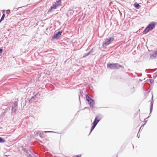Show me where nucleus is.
I'll return each mask as SVG.
<instances>
[{"label":"nucleus","mask_w":157,"mask_h":157,"mask_svg":"<svg viewBox=\"0 0 157 157\" xmlns=\"http://www.w3.org/2000/svg\"><path fill=\"white\" fill-rule=\"evenodd\" d=\"M155 23L154 22L150 23L145 28L143 32V34H146L149 31L152 30L155 27Z\"/></svg>","instance_id":"obj_1"},{"label":"nucleus","mask_w":157,"mask_h":157,"mask_svg":"<svg viewBox=\"0 0 157 157\" xmlns=\"http://www.w3.org/2000/svg\"><path fill=\"white\" fill-rule=\"evenodd\" d=\"M107 67L111 69H119L120 68H123L124 67L118 63H108Z\"/></svg>","instance_id":"obj_2"},{"label":"nucleus","mask_w":157,"mask_h":157,"mask_svg":"<svg viewBox=\"0 0 157 157\" xmlns=\"http://www.w3.org/2000/svg\"><path fill=\"white\" fill-rule=\"evenodd\" d=\"M114 38L113 37H109L106 39L103 43V46H107L113 41Z\"/></svg>","instance_id":"obj_3"},{"label":"nucleus","mask_w":157,"mask_h":157,"mask_svg":"<svg viewBox=\"0 0 157 157\" xmlns=\"http://www.w3.org/2000/svg\"><path fill=\"white\" fill-rule=\"evenodd\" d=\"M18 106V102L17 101H15L13 103V105L12 106L11 111L12 112L15 113L17 110Z\"/></svg>","instance_id":"obj_4"},{"label":"nucleus","mask_w":157,"mask_h":157,"mask_svg":"<svg viewBox=\"0 0 157 157\" xmlns=\"http://www.w3.org/2000/svg\"><path fill=\"white\" fill-rule=\"evenodd\" d=\"M62 31H58L56 33H54L53 36L52 37L53 39H58L61 36Z\"/></svg>","instance_id":"obj_5"},{"label":"nucleus","mask_w":157,"mask_h":157,"mask_svg":"<svg viewBox=\"0 0 157 157\" xmlns=\"http://www.w3.org/2000/svg\"><path fill=\"white\" fill-rule=\"evenodd\" d=\"M62 0H59L57 1L55 4H53L51 6L53 9H56L57 8L58 6L61 5Z\"/></svg>","instance_id":"obj_6"},{"label":"nucleus","mask_w":157,"mask_h":157,"mask_svg":"<svg viewBox=\"0 0 157 157\" xmlns=\"http://www.w3.org/2000/svg\"><path fill=\"white\" fill-rule=\"evenodd\" d=\"M102 118V115L100 114H98L96 116L94 121H95V122L98 124Z\"/></svg>","instance_id":"obj_7"},{"label":"nucleus","mask_w":157,"mask_h":157,"mask_svg":"<svg viewBox=\"0 0 157 157\" xmlns=\"http://www.w3.org/2000/svg\"><path fill=\"white\" fill-rule=\"evenodd\" d=\"M88 102L91 108H93L94 107V101L93 99L91 98V99H90L89 101H88Z\"/></svg>","instance_id":"obj_8"},{"label":"nucleus","mask_w":157,"mask_h":157,"mask_svg":"<svg viewBox=\"0 0 157 157\" xmlns=\"http://www.w3.org/2000/svg\"><path fill=\"white\" fill-rule=\"evenodd\" d=\"M153 96L152 93V98H151V106H150V112L149 114L151 113L152 109H153V102L154 101H153Z\"/></svg>","instance_id":"obj_9"},{"label":"nucleus","mask_w":157,"mask_h":157,"mask_svg":"<svg viewBox=\"0 0 157 157\" xmlns=\"http://www.w3.org/2000/svg\"><path fill=\"white\" fill-rule=\"evenodd\" d=\"M92 127L91 128L90 131V133L89 134V135L92 132V131L94 129V128L96 126L97 124L98 123L95 122V121H93V122L92 123Z\"/></svg>","instance_id":"obj_10"},{"label":"nucleus","mask_w":157,"mask_h":157,"mask_svg":"<svg viewBox=\"0 0 157 157\" xmlns=\"http://www.w3.org/2000/svg\"><path fill=\"white\" fill-rule=\"evenodd\" d=\"M157 56V51H155V52L150 56V58L151 59H155Z\"/></svg>","instance_id":"obj_11"},{"label":"nucleus","mask_w":157,"mask_h":157,"mask_svg":"<svg viewBox=\"0 0 157 157\" xmlns=\"http://www.w3.org/2000/svg\"><path fill=\"white\" fill-rule=\"evenodd\" d=\"M134 6L137 9H139L141 7V6L137 2H136L134 4Z\"/></svg>","instance_id":"obj_12"},{"label":"nucleus","mask_w":157,"mask_h":157,"mask_svg":"<svg viewBox=\"0 0 157 157\" xmlns=\"http://www.w3.org/2000/svg\"><path fill=\"white\" fill-rule=\"evenodd\" d=\"M34 97H32V98L29 100V104H30L33 101H34Z\"/></svg>","instance_id":"obj_13"},{"label":"nucleus","mask_w":157,"mask_h":157,"mask_svg":"<svg viewBox=\"0 0 157 157\" xmlns=\"http://www.w3.org/2000/svg\"><path fill=\"white\" fill-rule=\"evenodd\" d=\"M5 140L3 139L2 138L0 137V143H2L5 142Z\"/></svg>","instance_id":"obj_14"},{"label":"nucleus","mask_w":157,"mask_h":157,"mask_svg":"<svg viewBox=\"0 0 157 157\" xmlns=\"http://www.w3.org/2000/svg\"><path fill=\"white\" fill-rule=\"evenodd\" d=\"M91 98H90L88 95V94H86V100L87 101H89V100L90 99H91Z\"/></svg>","instance_id":"obj_15"},{"label":"nucleus","mask_w":157,"mask_h":157,"mask_svg":"<svg viewBox=\"0 0 157 157\" xmlns=\"http://www.w3.org/2000/svg\"><path fill=\"white\" fill-rule=\"evenodd\" d=\"M22 150L24 152L26 153V154H28V151L26 148H23Z\"/></svg>","instance_id":"obj_16"},{"label":"nucleus","mask_w":157,"mask_h":157,"mask_svg":"<svg viewBox=\"0 0 157 157\" xmlns=\"http://www.w3.org/2000/svg\"><path fill=\"white\" fill-rule=\"evenodd\" d=\"M52 9H53L52 7V6H51L50 8L49 9L48 11V13H51L52 12Z\"/></svg>","instance_id":"obj_17"},{"label":"nucleus","mask_w":157,"mask_h":157,"mask_svg":"<svg viewBox=\"0 0 157 157\" xmlns=\"http://www.w3.org/2000/svg\"><path fill=\"white\" fill-rule=\"evenodd\" d=\"M39 136L41 138H43L44 137V134H43V132H42V133H40Z\"/></svg>","instance_id":"obj_18"},{"label":"nucleus","mask_w":157,"mask_h":157,"mask_svg":"<svg viewBox=\"0 0 157 157\" xmlns=\"http://www.w3.org/2000/svg\"><path fill=\"white\" fill-rule=\"evenodd\" d=\"M5 13H3L2 15V16L1 19L2 20H3L5 17Z\"/></svg>","instance_id":"obj_19"},{"label":"nucleus","mask_w":157,"mask_h":157,"mask_svg":"<svg viewBox=\"0 0 157 157\" xmlns=\"http://www.w3.org/2000/svg\"><path fill=\"white\" fill-rule=\"evenodd\" d=\"M8 109H9V110H10V107H7L5 109V113L7 112V111Z\"/></svg>","instance_id":"obj_20"},{"label":"nucleus","mask_w":157,"mask_h":157,"mask_svg":"<svg viewBox=\"0 0 157 157\" xmlns=\"http://www.w3.org/2000/svg\"><path fill=\"white\" fill-rule=\"evenodd\" d=\"M10 10H6V13L7 14H9L10 13Z\"/></svg>","instance_id":"obj_21"},{"label":"nucleus","mask_w":157,"mask_h":157,"mask_svg":"<svg viewBox=\"0 0 157 157\" xmlns=\"http://www.w3.org/2000/svg\"><path fill=\"white\" fill-rule=\"evenodd\" d=\"M38 95H39V93H37L36 94H35L33 97H34V99H35V97H37V96Z\"/></svg>","instance_id":"obj_22"},{"label":"nucleus","mask_w":157,"mask_h":157,"mask_svg":"<svg viewBox=\"0 0 157 157\" xmlns=\"http://www.w3.org/2000/svg\"><path fill=\"white\" fill-rule=\"evenodd\" d=\"M3 51V50L2 48H0V56L2 54Z\"/></svg>","instance_id":"obj_23"},{"label":"nucleus","mask_w":157,"mask_h":157,"mask_svg":"<svg viewBox=\"0 0 157 157\" xmlns=\"http://www.w3.org/2000/svg\"><path fill=\"white\" fill-rule=\"evenodd\" d=\"M88 56V55L87 53L84 54V56H83V58L85 57H86V56Z\"/></svg>","instance_id":"obj_24"},{"label":"nucleus","mask_w":157,"mask_h":157,"mask_svg":"<svg viewBox=\"0 0 157 157\" xmlns=\"http://www.w3.org/2000/svg\"><path fill=\"white\" fill-rule=\"evenodd\" d=\"M70 14H73V13H74V11L72 10H71L70 11Z\"/></svg>","instance_id":"obj_25"},{"label":"nucleus","mask_w":157,"mask_h":157,"mask_svg":"<svg viewBox=\"0 0 157 157\" xmlns=\"http://www.w3.org/2000/svg\"><path fill=\"white\" fill-rule=\"evenodd\" d=\"M150 82L151 84H152L154 82V80H153L152 79H150Z\"/></svg>","instance_id":"obj_26"},{"label":"nucleus","mask_w":157,"mask_h":157,"mask_svg":"<svg viewBox=\"0 0 157 157\" xmlns=\"http://www.w3.org/2000/svg\"><path fill=\"white\" fill-rule=\"evenodd\" d=\"M17 8V6H15L13 10H17L18 9H16Z\"/></svg>","instance_id":"obj_27"},{"label":"nucleus","mask_w":157,"mask_h":157,"mask_svg":"<svg viewBox=\"0 0 157 157\" xmlns=\"http://www.w3.org/2000/svg\"><path fill=\"white\" fill-rule=\"evenodd\" d=\"M44 132H45V133H48V132H52V131H44Z\"/></svg>","instance_id":"obj_28"},{"label":"nucleus","mask_w":157,"mask_h":157,"mask_svg":"<svg viewBox=\"0 0 157 157\" xmlns=\"http://www.w3.org/2000/svg\"><path fill=\"white\" fill-rule=\"evenodd\" d=\"M40 133H41V132H40V131H38V132H36V135H39V134H40Z\"/></svg>","instance_id":"obj_29"},{"label":"nucleus","mask_w":157,"mask_h":157,"mask_svg":"<svg viewBox=\"0 0 157 157\" xmlns=\"http://www.w3.org/2000/svg\"><path fill=\"white\" fill-rule=\"evenodd\" d=\"M150 117V116H149L147 118H145V119H144V121L145 122V124L146 123V122H147V121H146V120H145L146 119H147L149 117Z\"/></svg>","instance_id":"obj_30"},{"label":"nucleus","mask_w":157,"mask_h":157,"mask_svg":"<svg viewBox=\"0 0 157 157\" xmlns=\"http://www.w3.org/2000/svg\"><path fill=\"white\" fill-rule=\"evenodd\" d=\"M28 157H32V156L30 154H29L28 155Z\"/></svg>","instance_id":"obj_31"},{"label":"nucleus","mask_w":157,"mask_h":157,"mask_svg":"<svg viewBox=\"0 0 157 157\" xmlns=\"http://www.w3.org/2000/svg\"><path fill=\"white\" fill-rule=\"evenodd\" d=\"M93 49L92 48L91 50H90V51L89 52H90L91 53L93 52Z\"/></svg>","instance_id":"obj_32"},{"label":"nucleus","mask_w":157,"mask_h":157,"mask_svg":"<svg viewBox=\"0 0 157 157\" xmlns=\"http://www.w3.org/2000/svg\"><path fill=\"white\" fill-rule=\"evenodd\" d=\"M137 136L139 138L140 137V135H139V132L137 134Z\"/></svg>","instance_id":"obj_33"},{"label":"nucleus","mask_w":157,"mask_h":157,"mask_svg":"<svg viewBox=\"0 0 157 157\" xmlns=\"http://www.w3.org/2000/svg\"><path fill=\"white\" fill-rule=\"evenodd\" d=\"M83 93V92L81 91H80V94H81V95L82 96V93Z\"/></svg>","instance_id":"obj_34"},{"label":"nucleus","mask_w":157,"mask_h":157,"mask_svg":"<svg viewBox=\"0 0 157 157\" xmlns=\"http://www.w3.org/2000/svg\"><path fill=\"white\" fill-rule=\"evenodd\" d=\"M91 53L90 52H89L88 53V55H89Z\"/></svg>","instance_id":"obj_35"},{"label":"nucleus","mask_w":157,"mask_h":157,"mask_svg":"<svg viewBox=\"0 0 157 157\" xmlns=\"http://www.w3.org/2000/svg\"><path fill=\"white\" fill-rule=\"evenodd\" d=\"M91 53L90 52H89L88 53V55H89Z\"/></svg>","instance_id":"obj_36"},{"label":"nucleus","mask_w":157,"mask_h":157,"mask_svg":"<svg viewBox=\"0 0 157 157\" xmlns=\"http://www.w3.org/2000/svg\"><path fill=\"white\" fill-rule=\"evenodd\" d=\"M3 21L1 19H0V23Z\"/></svg>","instance_id":"obj_37"},{"label":"nucleus","mask_w":157,"mask_h":157,"mask_svg":"<svg viewBox=\"0 0 157 157\" xmlns=\"http://www.w3.org/2000/svg\"><path fill=\"white\" fill-rule=\"evenodd\" d=\"M157 75L156 74V75H155H155H154V77L155 76V77H157Z\"/></svg>","instance_id":"obj_38"},{"label":"nucleus","mask_w":157,"mask_h":157,"mask_svg":"<svg viewBox=\"0 0 157 157\" xmlns=\"http://www.w3.org/2000/svg\"><path fill=\"white\" fill-rule=\"evenodd\" d=\"M142 127H143V126H141L140 127V130L141 128Z\"/></svg>","instance_id":"obj_39"},{"label":"nucleus","mask_w":157,"mask_h":157,"mask_svg":"<svg viewBox=\"0 0 157 157\" xmlns=\"http://www.w3.org/2000/svg\"><path fill=\"white\" fill-rule=\"evenodd\" d=\"M18 7L17 8L18 9V8H21V7Z\"/></svg>","instance_id":"obj_40"}]
</instances>
